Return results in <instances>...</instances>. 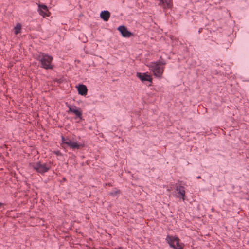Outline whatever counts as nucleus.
<instances>
[{
  "mask_svg": "<svg viewBox=\"0 0 249 249\" xmlns=\"http://www.w3.org/2000/svg\"><path fill=\"white\" fill-rule=\"evenodd\" d=\"M164 63L160 62H151L147 65L149 70L152 71L155 76L160 77L164 71Z\"/></svg>",
  "mask_w": 249,
  "mask_h": 249,
  "instance_id": "f257e3e1",
  "label": "nucleus"
},
{
  "mask_svg": "<svg viewBox=\"0 0 249 249\" xmlns=\"http://www.w3.org/2000/svg\"><path fill=\"white\" fill-rule=\"evenodd\" d=\"M37 59L41 62L43 68L46 69H52V61L53 58L52 56L40 53L37 57Z\"/></svg>",
  "mask_w": 249,
  "mask_h": 249,
  "instance_id": "f03ea898",
  "label": "nucleus"
},
{
  "mask_svg": "<svg viewBox=\"0 0 249 249\" xmlns=\"http://www.w3.org/2000/svg\"><path fill=\"white\" fill-rule=\"evenodd\" d=\"M167 242L170 246L174 249H182V245L178 238L176 236H167L166 238Z\"/></svg>",
  "mask_w": 249,
  "mask_h": 249,
  "instance_id": "7ed1b4c3",
  "label": "nucleus"
},
{
  "mask_svg": "<svg viewBox=\"0 0 249 249\" xmlns=\"http://www.w3.org/2000/svg\"><path fill=\"white\" fill-rule=\"evenodd\" d=\"M30 166V167H33L37 172L41 174L47 172L50 169V166L49 165L39 162L31 163Z\"/></svg>",
  "mask_w": 249,
  "mask_h": 249,
  "instance_id": "20e7f679",
  "label": "nucleus"
},
{
  "mask_svg": "<svg viewBox=\"0 0 249 249\" xmlns=\"http://www.w3.org/2000/svg\"><path fill=\"white\" fill-rule=\"evenodd\" d=\"M67 107L69 108L68 112H71L76 116V118L82 119V110L80 108L77 107L75 105H68Z\"/></svg>",
  "mask_w": 249,
  "mask_h": 249,
  "instance_id": "39448f33",
  "label": "nucleus"
},
{
  "mask_svg": "<svg viewBox=\"0 0 249 249\" xmlns=\"http://www.w3.org/2000/svg\"><path fill=\"white\" fill-rule=\"evenodd\" d=\"M176 196L184 201L185 194L184 188L183 186L180 185L178 186L176 188Z\"/></svg>",
  "mask_w": 249,
  "mask_h": 249,
  "instance_id": "423d86ee",
  "label": "nucleus"
},
{
  "mask_svg": "<svg viewBox=\"0 0 249 249\" xmlns=\"http://www.w3.org/2000/svg\"><path fill=\"white\" fill-rule=\"evenodd\" d=\"M63 144H66L68 147L72 149H78L82 146L78 143L76 141H63Z\"/></svg>",
  "mask_w": 249,
  "mask_h": 249,
  "instance_id": "0eeeda50",
  "label": "nucleus"
},
{
  "mask_svg": "<svg viewBox=\"0 0 249 249\" xmlns=\"http://www.w3.org/2000/svg\"><path fill=\"white\" fill-rule=\"evenodd\" d=\"M118 30L124 37H129L132 35V33L129 32L124 26H119L118 28Z\"/></svg>",
  "mask_w": 249,
  "mask_h": 249,
  "instance_id": "6e6552de",
  "label": "nucleus"
},
{
  "mask_svg": "<svg viewBox=\"0 0 249 249\" xmlns=\"http://www.w3.org/2000/svg\"><path fill=\"white\" fill-rule=\"evenodd\" d=\"M137 76L142 81L151 82L152 79L151 76L146 73H137Z\"/></svg>",
  "mask_w": 249,
  "mask_h": 249,
  "instance_id": "1a4fd4ad",
  "label": "nucleus"
},
{
  "mask_svg": "<svg viewBox=\"0 0 249 249\" xmlns=\"http://www.w3.org/2000/svg\"><path fill=\"white\" fill-rule=\"evenodd\" d=\"M38 12L43 17H48L49 16V12H48L47 7L45 5H38Z\"/></svg>",
  "mask_w": 249,
  "mask_h": 249,
  "instance_id": "9d476101",
  "label": "nucleus"
},
{
  "mask_svg": "<svg viewBox=\"0 0 249 249\" xmlns=\"http://www.w3.org/2000/svg\"><path fill=\"white\" fill-rule=\"evenodd\" d=\"M79 94L85 96L87 93V88L84 85L81 84L76 86Z\"/></svg>",
  "mask_w": 249,
  "mask_h": 249,
  "instance_id": "9b49d317",
  "label": "nucleus"
},
{
  "mask_svg": "<svg viewBox=\"0 0 249 249\" xmlns=\"http://www.w3.org/2000/svg\"><path fill=\"white\" fill-rule=\"evenodd\" d=\"M159 4L164 9L171 8L172 6L170 0H160Z\"/></svg>",
  "mask_w": 249,
  "mask_h": 249,
  "instance_id": "f8f14e48",
  "label": "nucleus"
},
{
  "mask_svg": "<svg viewBox=\"0 0 249 249\" xmlns=\"http://www.w3.org/2000/svg\"><path fill=\"white\" fill-rule=\"evenodd\" d=\"M100 17L104 21H107L110 17V13L108 11H102Z\"/></svg>",
  "mask_w": 249,
  "mask_h": 249,
  "instance_id": "ddd939ff",
  "label": "nucleus"
},
{
  "mask_svg": "<svg viewBox=\"0 0 249 249\" xmlns=\"http://www.w3.org/2000/svg\"><path fill=\"white\" fill-rule=\"evenodd\" d=\"M21 29V25L19 24H17L14 28V33L16 35L18 34L20 32Z\"/></svg>",
  "mask_w": 249,
  "mask_h": 249,
  "instance_id": "4468645a",
  "label": "nucleus"
},
{
  "mask_svg": "<svg viewBox=\"0 0 249 249\" xmlns=\"http://www.w3.org/2000/svg\"><path fill=\"white\" fill-rule=\"evenodd\" d=\"M3 206V204L0 203V209Z\"/></svg>",
  "mask_w": 249,
  "mask_h": 249,
  "instance_id": "2eb2a0df",
  "label": "nucleus"
}]
</instances>
